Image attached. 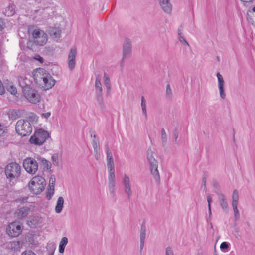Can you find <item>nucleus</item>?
Here are the masks:
<instances>
[{"label": "nucleus", "instance_id": "52", "mask_svg": "<svg viewBox=\"0 0 255 255\" xmlns=\"http://www.w3.org/2000/svg\"><path fill=\"white\" fill-rule=\"evenodd\" d=\"M207 200L208 202V207L210 208L211 207V202H212V198L211 196L210 195H208L207 197Z\"/></svg>", "mask_w": 255, "mask_h": 255}, {"label": "nucleus", "instance_id": "21", "mask_svg": "<svg viewBox=\"0 0 255 255\" xmlns=\"http://www.w3.org/2000/svg\"><path fill=\"white\" fill-rule=\"evenodd\" d=\"M159 3L163 10L167 13H169L171 10V5L169 0H159Z\"/></svg>", "mask_w": 255, "mask_h": 255}, {"label": "nucleus", "instance_id": "39", "mask_svg": "<svg viewBox=\"0 0 255 255\" xmlns=\"http://www.w3.org/2000/svg\"><path fill=\"white\" fill-rule=\"evenodd\" d=\"M104 82L105 86L111 85L110 77L105 72L104 73Z\"/></svg>", "mask_w": 255, "mask_h": 255}, {"label": "nucleus", "instance_id": "15", "mask_svg": "<svg viewBox=\"0 0 255 255\" xmlns=\"http://www.w3.org/2000/svg\"><path fill=\"white\" fill-rule=\"evenodd\" d=\"M31 208L28 206H23L18 208L15 212V216L18 219H23L31 212Z\"/></svg>", "mask_w": 255, "mask_h": 255}, {"label": "nucleus", "instance_id": "50", "mask_svg": "<svg viewBox=\"0 0 255 255\" xmlns=\"http://www.w3.org/2000/svg\"><path fill=\"white\" fill-rule=\"evenodd\" d=\"M94 156H95V158L96 160H99L100 158V150H98V151H94Z\"/></svg>", "mask_w": 255, "mask_h": 255}, {"label": "nucleus", "instance_id": "34", "mask_svg": "<svg viewBox=\"0 0 255 255\" xmlns=\"http://www.w3.org/2000/svg\"><path fill=\"white\" fill-rule=\"evenodd\" d=\"M9 117L12 120H15L19 117V112L16 110H12L9 113Z\"/></svg>", "mask_w": 255, "mask_h": 255}, {"label": "nucleus", "instance_id": "47", "mask_svg": "<svg viewBox=\"0 0 255 255\" xmlns=\"http://www.w3.org/2000/svg\"><path fill=\"white\" fill-rule=\"evenodd\" d=\"M5 93V88L0 80V95H2Z\"/></svg>", "mask_w": 255, "mask_h": 255}, {"label": "nucleus", "instance_id": "31", "mask_svg": "<svg viewBox=\"0 0 255 255\" xmlns=\"http://www.w3.org/2000/svg\"><path fill=\"white\" fill-rule=\"evenodd\" d=\"M238 204H232L233 210L234 211V217L235 220H238L240 218V213L238 209Z\"/></svg>", "mask_w": 255, "mask_h": 255}, {"label": "nucleus", "instance_id": "48", "mask_svg": "<svg viewBox=\"0 0 255 255\" xmlns=\"http://www.w3.org/2000/svg\"><path fill=\"white\" fill-rule=\"evenodd\" d=\"M92 145H93V147L94 148V151L100 150V149L98 147V146H99L96 140L93 141Z\"/></svg>", "mask_w": 255, "mask_h": 255}, {"label": "nucleus", "instance_id": "20", "mask_svg": "<svg viewBox=\"0 0 255 255\" xmlns=\"http://www.w3.org/2000/svg\"><path fill=\"white\" fill-rule=\"evenodd\" d=\"M48 33L52 38H59L61 37V30L59 27H50Z\"/></svg>", "mask_w": 255, "mask_h": 255}, {"label": "nucleus", "instance_id": "3", "mask_svg": "<svg viewBox=\"0 0 255 255\" xmlns=\"http://www.w3.org/2000/svg\"><path fill=\"white\" fill-rule=\"evenodd\" d=\"M155 153L151 149L147 151V158L150 166V172L156 182H160V175L158 170V163L155 159Z\"/></svg>", "mask_w": 255, "mask_h": 255}, {"label": "nucleus", "instance_id": "37", "mask_svg": "<svg viewBox=\"0 0 255 255\" xmlns=\"http://www.w3.org/2000/svg\"><path fill=\"white\" fill-rule=\"evenodd\" d=\"M39 160L41 161V163L43 165L44 169L46 168V169H48L50 168L51 164L49 161H48L44 158H40V159H39Z\"/></svg>", "mask_w": 255, "mask_h": 255}, {"label": "nucleus", "instance_id": "29", "mask_svg": "<svg viewBox=\"0 0 255 255\" xmlns=\"http://www.w3.org/2000/svg\"><path fill=\"white\" fill-rule=\"evenodd\" d=\"M5 87L7 90L8 92H9L11 94L15 95L17 94V91L16 87L14 86V85L11 83L7 84L5 86Z\"/></svg>", "mask_w": 255, "mask_h": 255}, {"label": "nucleus", "instance_id": "11", "mask_svg": "<svg viewBox=\"0 0 255 255\" xmlns=\"http://www.w3.org/2000/svg\"><path fill=\"white\" fill-rule=\"evenodd\" d=\"M21 226L15 222L11 223L7 228L8 234L11 237H17L22 232Z\"/></svg>", "mask_w": 255, "mask_h": 255}, {"label": "nucleus", "instance_id": "22", "mask_svg": "<svg viewBox=\"0 0 255 255\" xmlns=\"http://www.w3.org/2000/svg\"><path fill=\"white\" fill-rule=\"evenodd\" d=\"M21 243L18 241H13L8 242L7 244V247L8 248L14 250L18 251L19 250L21 247Z\"/></svg>", "mask_w": 255, "mask_h": 255}, {"label": "nucleus", "instance_id": "7", "mask_svg": "<svg viewBox=\"0 0 255 255\" xmlns=\"http://www.w3.org/2000/svg\"><path fill=\"white\" fill-rule=\"evenodd\" d=\"M21 166L17 163L12 162L8 164L5 169V175L10 181L17 179L21 173Z\"/></svg>", "mask_w": 255, "mask_h": 255}, {"label": "nucleus", "instance_id": "17", "mask_svg": "<svg viewBox=\"0 0 255 255\" xmlns=\"http://www.w3.org/2000/svg\"><path fill=\"white\" fill-rule=\"evenodd\" d=\"M107 154V165L108 172H115L114 164L112 152L108 146L106 148Z\"/></svg>", "mask_w": 255, "mask_h": 255}, {"label": "nucleus", "instance_id": "19", "mask_svg": "<svg viewBox=\"0 0 255 255\" xmlns=\"http://www.w3.org/2000/svg\"><path fill=\"white\" fill-rule=\"evenodd\" d=\"M216 193L218 196V201L221 208L224 211H227L228 204L225 196L224 194L219 191H216Z\"/></svg>", "mask_w": 255, "mask_h": 255}, {"label": "nucleus", "instance_id": "32", "mask_svg": "<svg viewBox=\"0 0 255 255\" xmlns=\"http://www.w3.org/2000/svg\"><path fill=\"white\" fill-rule=\"evenodd\" d=\"M43 34H45V33L43 31L40 30L39 29H36L34 30L32 33L33 40H35L41 35H43Z\"/></svg>", "mask_w": 255, "mask_h": 255}, {"label": "nucleus", "instance_id": "1", "mask_svg": "<svg viewBox=\"0 0 255 255\" xmlns=\"http://www.w3.org/2000/svg\"><path fill=\"white\" fill-rule=\"evenodd\" d=\"M33 77L36 84L46 90L51 88L55 84V80L43 68H40L34 70Z\"/></svg>", "mask_w": 255, "mask_h": 255}, {"label": "nucleus", "instance_id": "63", "mask_svg": "<svg viewBox=\"0 0 255 255\" xmlns=\"http://www.w3.org/2000/svg\"><path fill=\"white\" fill-rule=\"evenodd\" d=\"M203 181H204V185H205V181L204 180Z\"/></svg>", "mask_w": 255, "mask_h": 255}, {"label": "nucleus", "instance_id": "16", "mask_svg": "<svg viewBox=\"0 0 255 255\" xmlns=\"http://www.w3.org/2000/svg\"><path fill=\"white\" fill-rule=\"evenodd\" d=\"M123 184L125 193L127 195L128 199H130L132 195L131 186L130 179L127 174L124 175Z\"/></svg>", "mask_w": 255, "mask_h": 255}, {"label": "nucleus", "instance_id": "43", "mask_svg": "<svg viewBox=\"0 0 255 255\" xmlns=\"http://www.w3.org/2000/svg\"><path fill=\"white\" fill-rule=\"evenodd\" d=\"M52 160L54 165L57 166L58 165V159L57 154H54L52 156Z\"/></svg>", "mask_w": 255, "mask_h": 255}, {"label": "nucleus", "instance_id": "14", "mask_svg": "<svg viewBox=\"0 0 255 255\" xmlns=\"http://www.w3.org/2000/svg\"><path fill=\"white\" fill-rule=\"evenodd\" d=\"M115 172H108V190L112 197L115 196Z\"/></svg>", "mask_w": 255, "mask_h": 255}, {"label": "nucleus", "instance_id": "45", "mask_svg": "<svg viewBox=\"0 0 255 255\" xmlns=\"http://www.w3.org/2000/svg\"><path fill=\"white\" fill-rule=\"evenodd\" d=\"M28 196L21 197L16 200V202L20 203H25L27 202Z\"/></svg>", "mask_w": 255, "mask_h": 255}, {"label": "nucleus", "instance_id": "36", "mask_svg": "<svg viewBox=\"0 0 255 255\" xmlns=\"http://www.w3.org/2000/svg\"><path fill=\"white\" fill-rule=\"evenodd\" d=\"M178 38L179 40L183 44H186L188 46H189V44L187 42V41L185 40L184 36L182 35V34L181 33V30L179 29L178 30Z\"/></svg>", "mask_w": 255, "mask_h": 255}, {"label": "nucleus", "instance_id": "58", "mask_svg": "<svg viewBox=\"0 0 255 255\" xmlns=\"http://www.w3.org/2000/svg\"><path fill=\"white\" fill-rule=\"evenodd\" d=\"M242 2H252L253 0H240Z\"/></svg>", "mask_w": 255, "mask_h": 255}, {"label": "nucleus", "instance_id": "33", "mask_svg": "<svg viewBox=\"0 0 255 255\" xmlns=\"http://www.w3.org/2000/svg\"><path fill=\"white\" fill-rule=\"evenodd\" d=\"M146 237V227L142 225L140 232V241H145Z\"/></svg>", "mask_w": 255, "mask_h": 255}, {"label": "nucleus", "instance_id": "18", "mask_svg": "<svg viewBox=\"0 0 255 255\" xmlns=\"http://www.w3.org/2000/svg\"><path fill=\"white\" fill-rule=\"evenodd\" d=\"M217 77L218 79V86L220 92V96L222 99H224L226 97V94L224 92V80L223 76L220 74V73H217Z\"/></svg>", "mask_w": 255, "mask_h": 255}, {"label": "nucleus", "instance_id": "40", "mask_svg": "<svg viewBox=\"0 0 255 255\" xmlns=\"http://www.w3.org/2000/svg\"><path fill=\"white\" fill-rule=\"evenodd\" d=\"M165 255H174V253L172 248L168 246L165 249Z\"/></svg>", "mask_w": 255, "mask_h": 255}, {"label": "nucleus", "instance_id": "59", "mask_svg": "<svg viewBox=\"0 0 255 255\" xmlns=\"http://www.w3.org/2000/svg\"><path fill=\"white\" fill-rule=\"evenodd\" d=\"M174 136H175V142H176L177 138H178V133H175V134H174Z\"/></svg>", "mask_w": 255, "mask_h": 255}, {"label": "nucleus", "instance_id": "2", "mask_svg": "<svg viewBox=\"0 0 255 255\" xmlns=\"http://www.w3.org/2000/svg\"><path fill=\"white\" fill-rule=\"evenodd\" d=\"M33 77L36 84L46 90L51 88L55 84V80L43 68H40L34 70Z\"/></svg>", "mask_w": 255, "mask_h": 255}, {"label": "nucleus", "instance_id": "30", "mask_svg": "<svg viewBox=\"0 0 255 255\" xmlns=\"http://www.w3.org/2000/svg\"><path fill=\"white\" fill-rule=\"evenodd\" d=\"M239 198L238 191L237 190H234L232 196V204H238Z\"/></svg>", "mask_w": 255, "mask_h": 255}, {"label": "nucleus", "instance_id": "5", "mask_svg": "<svg viewBox=\"0 0 255 255\" xmlns=\"http://www.w3.org/2000/svg\"><path fill=\"white\" fill-rule=\"evenodd\" d=\"M22 91L25 97L30 103L37 104L40 101L41 96L39 93L30 85L23 86Z\"/></svg>", "mask_w": 255, "mask_h": 255}, {"label": "nucleus", "instance_id": "12", "mask_svg": "<svg viewBox=\"0 0 255 255\" xmlns=\"http://www.w3.org/2000/svg\"><path fill=\"white\" fill-rule=\"evenodd\" d=\"M132 52V42L130 39H125L123 45V59L128 58L130 57Z\"/></svg>", "mask_w": 255, "mask_h": 255}, {"label": "nucleus", "instance_id": "61", "mask_svg": "<svg viewBox=\"0 0 255 255\" xmlns=\"http://www.w3.org/2000/svg\"><path fill=\"white\" fill-rule=\"evenodd\" d=\"M33 223L32 222V221H31V222L32 223V224H33L34 225H35L36 224V222H35L34 220L33 219Z\"/></svg>", "mask_w": 255, "mask_h": 255}, {"label": "nucleus", "instance_id": "6", "mask_svg": "<svg viewBox=\"0 0 255 255\" xmlns=\"http://www.w3.org/2000/svg\"><path fill=\"white\" fill-rule=\"evenodd\" d=\"M15 130L19 135L22 136H26L31 134L32 128L28 120L20 119L16 124Z\"/></svg>", "mask_w": 255, "mask_h": 255}, {"label": "nucleus", "instance_id": "54", "mask_svg": "<svg viewBox=\"0 0 255 255\" xmlns=\"http://www.w3.org/2000/svg\"><path fill=\"white\" fill-rule=\"evenodd\" d=\"M49 186L51 185H53L54 186V183H55V178H53L52 177H51L50 179V181H49Z\"/></svg>", "mask_w": 255, "mask_h": 255}, {"label": "nucleus", "instance_id": "62", "mask_svg": "<svg viewBox=\"0 0 255 255\" xmlns=\"http://www.w3.org/2000/svg\"><path fill=\"white\" fill-rule=\"evenodd\" d=\"M217 59L218 61H219L220 59H219V57L218 56L217 57Z\"/></svg>", "mask_w": 255, "mask_h": 255}, {"label": "nucleus", "instance_id": "4", "mask_svg": "<svg viewBox=\"0 0 255 255\" xmlns=\"http://www.w3.org/2000/svg\"><path fill=\"white\" fill-rule=\"evenodd\" d=\"M45 186L46 181L41 176H36L33 177L28 185L31 192L35 194L41 193L45 189Z\"/></svg>", "mask_w": 255, "mask_h": 255}, {"label": "nucleus", "instance_id": "23", "mask_svg": "<svg viewBox=\"0 0 255 255\" xmlns=\"http://www.w3.org/2000/svg\"><path fill=\"white\" fill-rule=\"evenodd\" d=\"M64 199L62 197H59L58 198L56 205L55 208V212L57 213H60L63 208Z\"/></svg>", "mask_w": 255, "mask_h": 255}, {"label": "nucleus", "instance_id": "56", "mask_svg": "<svg viewBox=\"0 0 255 255\" xmlns=\"http://www.w3.org/2000/svg\"><path fill=\"white\" fill-rule=\"evenodd\" d=\"M140 251H141L142 250V249H143L145 241H140Z\"/></svg>", "mask_w": 255, "mask_h": 255}, {"label": "nucleus", "instance_id": "24", "mask_svg": "<svg viewBox=\"0 0 255 255\" xmlns=\"http://www.w3.org/2000/svg\"><path fill=\"white\" fill-rule=\"evenodd\" d=\"M47 40V34H43V35H41L39 37H38L35 40H34V43L35 44L42 46L45 44Z\"/></svg>", "mask_w": 255, "mask_h": 255}, {"label": "nucleus", "instance_id": "60", "mask_svg": "<svg viewBox=\"0 0 255 255\" xmlns=\"http://www.w3.org/2000/svg\"><path fill=\"white\" fill-rule=\"evenodd\" d=\"M249 11H252L253 12H255V6L251 8V9L249 10Z\"/></svg>", "mask_w": 255, "mask_h": 255}, {"label": "nucleus", "instance_id": "57", "mask_svg": "<svg viewBox=\"0 0 255 255\" xmlns=\"http://www.w3.org/2000/svg\"><path fill=\"white\" fill-rule=\"evenodd\" d=\"M107 91V93L109 94L111 91V85H108L106 86Z\"/></svg>", "mask_w": 255, "mask_h": 255}, {"label": "nucleus", "instance_id": "27", "mask_svg": "<svg viewBox=\"0 0 255 255\" xmlns=\"http://www.w3.org/2000/svg\"><path fill=\"white\" fill-rule=\"evenodd\" d=\"M141 107L143 115L144 116L145 119H147V113L146 111V104L144 96H141Z\"/></svg>", "mask_w": 255, "mask_h": 255}, {"label": "nucleus", "instance_id": "53", "mask_svg": "<svg viewBox=\"0 0 255 255\" xmlns=\"http://www.w3.org/2000/svg\"><path fill=\"white\" fill-rule=\"evenodd\" d=\"M50 115H51V113L50 112H47L45 113L42 114V117L45 118L46 119L48 118Z\"/></svg>", "mask_w": 255, "mask_h": 255}, {"label": "nucleus", "instance_id": "9", "mask_svg": "<svg viewBox=\"0 0 255 255\" xmlns=\"http://www.w3.org/2000/svg\"><path fill=\"white\" fill-rule=\"evenodd\" d=\"M23 167L25 170L30 174H34L37 171L38 163L36 161L32 158H27L23 161Z\"/></svg>", "mask_w": 255, "mask_h": 255}, {"label": "nucleus", "instance_id": "51", "mask_svg": "<svg viewBox=\"0 0 255 255\" xmlns=\"http://www.w3.org/2000/svg\"><path fill=\"white\" fill-rule=\"evenodd\" d=\"M34 59L36 60H38V61H39L40 63H42L43 62V58L42 57H41L40 55H36L35 56H34Z\"/></svg>", "mask_w": 255, "mask_h": 255}, {"label": "nucleus", "instance_id": "44", "mask_svg": "<svg viewBox=\"0 0 255 255\" xmlns=\"http://www.w3.org/2000/svg\"><path fill=\"white\" fill-rule=\"evenodd\" d=\"M248 22L254 26H255V17H247Z\"/></svg>", "mask_w": 255, "mask_h": 255}, {"label": "nucleus", "instance_id": "49", "mask_svg": "<svg viewBox=\"0 0 255 255\" xmlns=\"http://www.w3.org/2000/svg\"><path fill=\"white\" fill-rule=\"evenodd\" d=\"M5 27V23L4 20L0 18V31H2Z\"/></svg>", "mask_w": 255, "mask_h": 255}, {"label": "nucleus", "instance_id": "13", "mask_svg": "<svg viewBox=\"0 0 255 255\" xmlns=\"http://www.w3.org/2000/svg\"><path fill=\"white\" fill-rule=\"evenodd\" d=\"M76 54L77 50L76 47H72L70 49L67 58L68 67L71 71L73 70L75 67Z\"/></svg>", "mask_w": 255, "mask_h": 255}, {"label": "nucleus", "instance_id": "26", "mask_svg": "<svg viewBox=\"0 0 255 255\" xmlns=\"http://www.w3.org/2000/svg\"><path fill=\"white\" fill-rule=\"evenodd\" d=\"M15 5L14 4H10L6 9V14L7 16H13L16 14Z\"/></svg>", "mask_w": 255, "mask_h": 255}, {"label": "nucleus", "instance_id": "28", "mask_svg": "<svg viewBox=\"0 0 255 255\" xmlns=\"http://www.w3.org/2000/svg\"><path fill=\"white\" fill-rule=\"evenodd\" d=\"M54 193V186L53 185L49 186L46 192V198L47 200H50Z\"/></svg>", "mask_w": 255, "mask_h": 255}, {"label": "nucleus", "instance_id": "10", "mask_svg": "<svg viewBox=\"0 0 255 255\" xmlns=\"http://www.w3.org/2000/svg\"><path fill=\"white\" fill-rule=\"evenodd\" d=\"M95 86L96 99L99 104L102 105L103 104L102 97L103 88L101 83V76L99 74L96 76Z\"/></svg>", "mask_w": 255, "mask_h": 255}, {"label": "nucleus", "instance_id": "42", "mask_svg": "<svg viewBox=\"0 0 255 255\" xmlns=\"http://www.w3.org/2000/svg\"><path fill=\"white\" fill-rule=\"evenodd\" d=\"M166 95L168 97H171L172 96V90H171L170 86L169 84H168L166 86Z\"/></svg>", "mask_w": 255, "mask_h": 255}, {"label": "nucleus", "instance_id": "8", "mask_svg": "<svg viewBox=\"0 0 255 255\" xmlns=\"http://www.w3.org/2000/svg\"><path fill=\"white\" fill-rule=\"evenodd\" d=\"M49 137V133L43 129L40 128L35 131L30 139V142L35 145H41Z\"/></svg>", "mask_w": 255, "mask_h": 255}, {"label": "nucleus", "instance_id": "35", "mask_svg": "<svg viewBox=\"0 0 255 255\" xmlns=\"http://www.w3.org/2000/svg\"><path fill=\"white\" fill-rule=\"evenodd\" d=\"M161 140L163 144H166L167 140V134L164 128H162L161 130Z\"/></svg>", "mask_w": 255, "mask_h": 255}, {"label": "nucleus", "instance_id": "25", "mask_svg": "<svg viewBox=\"0 0 255 255\" xmlns=\"http://www.w3.org/2000/svg\"><path fill=\"white\" fill-rule=\"evenodd\" d=\"M68 242V238L66 237H63L60 243L59 246V252L60 253H63L64 252L65 248L67 245Z\"/></svg>", "mask_w": 255, "mask_h": 255}, {"label": "nucleus", "instance_id": "55", "mask_svg": "<svg viewBox=\"0 0 255 255\" xmlns=\"http://www.w3.org/2000/svg\"><path fill=\"white\" fill-rule=\"evenodd\" d=\"M208 211H209V218L207 219V221H209V220H211V215H212V212H211V207L210 208L208 207Z\"/></svg>", "mask_w": 255, "mask_h": 255}, {"label": "nucleus", "instance_id": "41", "mask_svg": "<svg viewBox=\"0 0 255 255\" xmlns=\"http://www.w3.org/2000/svg\"><path fill=\"white\" fill-rule=\"evenodd\" d=\"M6 131V127L0 123V136H3Z\"/></svg>", "mask_w": 255, "mask_h": 255}, {"label": "nucleus", "instance_id": "46", "mask_svg": "<svg viewBox=\"0 0 255 255\" xmlns=\"http://www.w3.org/2000/svg\"><path fill=\"white\" fill-rule=\"evenodd\" d=\"M21 255H36V254L31 250H26L23 252Z\"/></svg>", "mask_w": 255, "mask_h": 255}, {"label": "nucleus", "instance_id": "38", "mask_svg": "<svg viewBox=\"0 0 255 255\" xmlns=\"http://www.w3.org/2000/svg\"><path fill=\"white\" fill-rule=\"evenodd\" d=\"M229 247V244L226 242H222L220 245V249L221 250L227 252Z\"/></svg>", "mask_w": 255, "mask_h": 255}]
</instances>
